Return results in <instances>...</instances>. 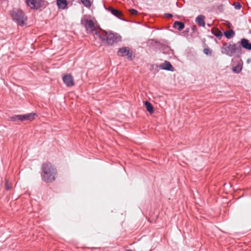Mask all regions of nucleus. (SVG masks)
Listing matches in <instances>:
<instances>
[{
    "label": "nucleus",
    "instance_id": "19",
    "mask_svg": "<svg viewBox=\"0 0 251 251\" xmlns=\"http://www.w3.org/2000/svg\"><path fill=\"white\" fill-rule=\"evenodd\" d=\"M224 35L225 37L228 39L232 38L235 35V32L232 29H230L229 30H226L224 31Z\"/></svg>",
    "mask_w": 251,
    "mask_h": 251
},
{
    "label": "nucleus",
    "instance_id": "8",
    "mask_svg": "<svg viewBox=\"0 0 251 251\" xmlns=\"http://www.w3.org/2000/svg\"><path fill=\"white\" fill-rule=\"evenodd\" d=\"M238 44H239L238 46H240L241 48H243L249 50H251V43L247 39H241L240 41L238 42Z\"/></svg>",
    "mask_w": 251,
    "mask_h": 251
},
{
    "label": "nucleus",
    "instance_id": "10",
    "mask_svg": "<svg viewBox=\"0 0 251 251\" xmlns=\"http://www.w3.org/2000/svg\"><path fill=\"white\" fill-rule=\"evenodd\" d=\"M36 114L31 113L23 115H19V120L20 121H32L34 119Z\"/></svg>",
    "mask_w": 251,
    "mask_h": 251
},
{
    "label": "nucleus",
    "instance_id": "4",
    "mask_svg": "<svg viewBox=\"0 0 251 251\" xmlns=\"http://www.w3.org/2000/svg\"><path fill=\"white\" fill-rule=\"evenodd\" d=\"M121 39L122 37L119 34L117 33H114L112 31H109L106 43L108 45L112 46L115 43L121 41Z\"/></svg>",
    "mask_w": 251,
    "mask_h": 251
},
{
    "label": "nucleus",
    "instance_id": "9",
    "mask_svg": "<svg viewBox=\"0 0 251 251\" xmlns=\"http://www.w3.org/2000/svg\"><path fill=\"white\" fill-rule=\"evenodd\" d=\"M108 11H110L112 15H113L114 16H115L117 18H118L123 21L127 22V20L122 18V16H123V13L121 11H120L118 9H116L115 8H114L112 7H110L108 8Z\"/></svg>",
    "mask_w": 251,
    "mask_h": 251
},
{
    "label": "nucleus",
    "instance_id": "12",
    "mask_svg": "<svg viewBox=\"0 0 251 251\" xmlns=\"http://www.w3.org/2000/svg\"><path fill=\"white\" fill-rule=\"evenodd\" d=\"M95 34L98 36L101 41L106 42L109 32H107L105 31H102L101 32L96 31Z\"/></svg>",
    "mask_w": 251,
    "mask_h": 251
},
{
    "label": "nucleus",
    "instance_id": "11",
    "mask_svg": "<svg viewBox=\"0 0 251 251\" xmlns=\"http://www.w3.org/2000/svg\"><path fill=\"white\" fill-rule=\"evenodd\" d=\"M159 67L163 70H166L170 72H173L174 68L171 63L168 61H165L164 62L160 65Z\"/></svg>",
    "mask_w": 251,
    "mask_h": 251
},
{
    "label": "nucleus",
    "instance_id": "6",
    "mask_svg": "<svg viewBox=\"0 0 251 251\" xmlns=\"http://www.w3.org/2000/svg\"><path fill=\"white\" fill-rule=\"evenodd\" d=\"M26 3L31 9L37 10L42 6L43 0H26Z\"/></svg>",
    "mask_w": 251,
    "mask_h": 251
},
{
    "label": "nucleus",
    "instance_id": "2",
    "mask_svg": "<svg viewBox=\"0 0 251 251\" xmlns=\"http://www.w3.org/2000/svg\"><path fill=\"white\" fill-rule=\"evenodd\" d=\"M10 15L12 20L18 25L23 26L26 24L27 17L22 9L13 8L10 11Z\"/></svg>",
    "mask_w": 251,
    "mask_h": 251
},
{
    "label": "nucleus",
    "instance_id": "3",
    "mask_svg": "<svg viewBox=\"0 0 251 251\" xmlns=\"http://www.w3.org/2000/svg\"><path fill=\"white\" fill-rule=\"evenodd\" d=\"M236 52L238 54V56H240L242 54V49L240 46H238L236 44H231L227 43L223 44L222 48V52L223 53L231 57Z\"/></svg>",
    "mask_w": 251,
    "mask_h": 251
},
{
    "label": "nucleus",
    "instance_id": "18",
    "mask_svg": "<svg viewBox=\"0 0 251 251\" xmlns=\"http://www.w3.org/2000/svg\"><path fill=\"white\" fill-rule=\"evenodd\" d=\"M145 105L146 106V108L147 110L151 114L153 113L154 111V109L152 105L151 104V102L149 101L146 100L145 102Z\"/></svg>",
    "mask_w": 251,
    "mask_h": 251
},
{
    "label": "nucleus",
    "instance_id": "30",
    "mask_svg": "<svg viewBox=\"0 0 251 251\" xmlns=\"http://www.w3.org/2000/svg\"><path fill=\"white\" fill-rule=\"evenodd\" d=\"M126 251H132L131 250L128 249V250H126Z\"/></svg>",
    "mask_w": 251,
    "mask_h": 251
},
{
    "label": "nucleus",
    "instance_id": "22",
    "mask_svg": "<svg viewBox=\"0 0 251 251\" xmlns=\"http://www.w3.org/2000/svg\"><path fill=\"white\" fill-rule=\"evenodd\" d=\"M232 5L236 10H240L242 7L241 3L239 2H235L233 3Z\"/></svg>",
    "mask_w": 251,
    "mask_h": 251
},
{
    "label": "nucleus",
    "instance_id": "20",
    "mask_svg": "<svg viewBox=\"0 0 251 251\" xmlns=\"http://www.w3.org/2000/svg\"><path fill=\"white\" fill-rule=\"evenodd\" d=\"M212 33L219 39H221L223 36L222 32L219 30H212Z\"/></svg>",
    "mask_w": 251,
    "mask_h": 251
},
{
    "label": "nucleus",
    "instance_id": "26",
    "mask_svg": "<svg viewBox=\"0 0 251 251\" xmlns=\"http://www.w3.org/2000/svg\"><path fill=\"white\" fill-rule=\"evenodd\" d=\"M12 188V185L11 183H9L7 181H6L5 183V189L7 190H10Z\"/></svg>",
    "mask_w": 251,
    "mask_h": 251
},
{
    "label": "nucleus",
    "instance_id": "5",
    "mask_svg": "<svg viewBox=\"0 0 251 251\" xmlns=\"http://www.w3.org/2000/svg\"><path fill=\"white\" fill-rule=\"evenodd\" d=\"M117 54L118 55H120L122 57L127 56L128 58L130 60H132L134 58V56H133L132 54V51L126 47L119 49Z\"/></svg>",
    "mask_w": 251,
    "mask_h": 251
},
{
    "label": "nucleus",
    "instance_id": "28",
    "mask_svg": "<svg viewBox=\"0 0 251 251\" xmlns=\"http://www.w3.org/2000/svg\"><path fill=\"white\" fill-rule=\"evenodd\" d=\"M203 51L205 54L208 55L209 54L210 50L208 49H204Z\"/></svg>",
    "mask_w": 251,
    "mask_h": 251
},
{
    "label": "nucleus",
    "instance_id": "15",
    "mask_svg": "<svg viewBox=\"0 0 251 251\" xmlns=\"http://www.w3.org/2000/svg\"><path fill=\"white\" fill-rule=\"evenodd\" d=\"M56 4L59 8L64 9L67 7L68 3L67 0H56Z\"/></svg>",
    "mask_w": 251,
    "mask_h": 251
},
{
    "label": "nucleus",
    "instance_id": "17",
    "mask_svg": "<svg viewBox=\"0 0 251 251\" xmlns=\"http://www.w3.org/2000/svg\"><path fill=\"white\" fill-rule=\"evenodd\" d=\"M242 68H243L242 63H241L239 62L238 64L236 66L233 67L232 71L236 74H239L241 72Z\"/></svg>",
    "mask_w": 251,
    "mask_h": 251
},
{
    "label": "nucleus",
    "instance_id": "21",
    "mask_svg": "<svg viewBox=\"0 0 251 251\" xmlns=\"http://www.w3.org/2000/svg\"><path fill=\"white\" fill-rule=\"evenodd\" d=\"M80 1L86 7H90L91 5V3L90 0H80Z\"/></svg>",
    "mask_w": 251,
    "mask_h": 251
},
{
    "label": "nucleus",
    "instance_id": "1",
    "mask_svg": "<svg viewBox=\"0 0 251 251\" xmlns=\"http://www.w3.org/2000/svg\"><path fill=\"white\" fill-rule=\"evenodd\" d=\"M42 169L43 173V179L45 182L50 183L55 180L56 170L50 163H44Z\"/></svg>",
    "mask_w": 251,
    "mask_h": 251
},
{
    "label": "nucleus",
    "instance_id": "27",
    "mask_svg": "<svg viewBox=\"0 0 251 251\" xmlns=\"http://www.w3.org/2000/svg\"><path fill=\"white\" fill-rule=\"evenodd\" d=\"M164 16L165 17L169 18H171L173 17V15L171 13H165Z\"/></svg>",
    "mask_w": 251,
    "mask_h": 251
},
{
    "label": "nucleus",
    "instance_id": "23",
    "mask_svg": "<svg viewBox=\"0 0 251 251\" xmlns=\"http://www.w3.org/2000/svg\"><path fill=\"white\" fill-rule=\"evenodd\" d=\"M217 9L220 12H223L224 10V5L220 4L217 5Z\"/></svg>",
    "mask_w": 251,
    "mask_h": 251
},
{
    "label": "nucleus",
    "instance_id": "7",
    "mask_svg": "<svg viewBox=\"0 0 251 251\" xmlns=\"http://www.w3.org/2000/svg\"><path fill=\"white\" fill-rule=\"evenodd\" d=\"M62 79L63 82L67 87H72L75 84L73 77L70 74L64 75Z\"/></svg>",
    "mask_w": 251,
    "mask_h": 251
},
{
    "label": "nucleus",
    "instance_id": "25",
    "mask_svg": "<svg viewBox=\"0 0 251 251\" xmlns=\"http://www.w3.org/2000/svg\"><path fill=\"white\" fill-rule=\"evenodd\" d=\"M129 12L130 14L132 15H135L138 13V11L136 9H134L133 8L130 9L129 10Z\"/></svg>",
    "mask_w": 251,
    "mask_h": 251
},
{
    "label": "nucleus",
    "instance_id": "24",
    "mask_svg": "<svg viewBox=\"0 0 251 251\" xmlns=\"http://www.w3.org/2000/svg\"><path fill=\"white\" fill-rule=\"evenodd\" d=\"M19 115H14L13 116L11 117L10 118L11 119V121L13 122H17V121H20L19 120Z\"/></svg>",
    "mask_w": 251,
    "mask_h": 251
},
{
    "label": "nucleus",
    "instance_id": "16",
    "mask_svg": "<svg viewBox=\"0 0 251 251\" xmlns=\"http://www.w3.org/2000/svg\"><path fill=\"white\" fill-rule=\"evenodd\" d=\"M89 28L92 31H96V29L95 26L94 22L91 20H86V28Z\"/></svg>",
    "mask_w": 251,
    "mask_h": 251
},
{
    "label": "nucleus",
    "instance_id": "29",
    "mask_svg": "<svg viewBox=\"0 0 251 251\" xmlns=\"http://www.w3.org/2000/svg\"><path fill=\"white\" fill-rule=\"evenodd\" d=\"M189 28H187V29H186L185 30V32H189Z\"/></svg>",
    "mask_w": 251,
    "mask_h": 251
},
{
    "label": "nucleus",
    "instance_id": "13",
    "mask_svg": "<svg viewBox=\"0 0 251 251\" xmlns=\"http://www.w3.org/2000/svg\"><path fill=\"white\" fill-rule=\"evenodd\" d=\"M173 27L177 29L178 31H181L185 27V24L182 22L176 21L174 22Z\"/></svg>",
    "mask_w": 251,
    "mask_h": 251
},
{
    "label": "nucleus",
    "instance_id": "14",
    "mask_svg": "<svg viewBox=\"0 0 251 251\" xmlns=\"http://www.w3.org/2000/svg\"><path fill=\"white\" fill-rule=\"evenodd\" d=\"M204 19L203 15H200L196 18L195 21L200 26L204 27L205 25Z\"/></svg>",
    "mask_w": 251,
    "mask_h": 251
}]
</instances>
